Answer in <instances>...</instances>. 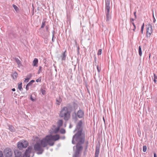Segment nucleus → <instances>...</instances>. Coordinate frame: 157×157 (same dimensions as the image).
<instances>
[{
    "label": "nucleus",
    "mask_w": 157,
    "mask_h": 157,
    "mask_svg": "<svg viewBox=\"0 0 157 157\" xmlns=\"http://www.w3.org/2000/svg\"><path fill=\"white\" fill-rule=\"evenodd\" d=\"M29 86L28 84H27L26 86V87H25V89H26V90L27 91L28 90H29Z\"/></svg>",
    "instance_id": "de8ad7c7"
},
{
    "label": "nucleus",
    "mask_w": 157,
    "mask_h": 157,
    "mask_svg": "<svg viewBox=\"0 0 157 157\" xmlns=\"http://www.w3.org/2000/svg\"><path fill=\"white\" fill-rule=\"evenodd\" d=\"M135 19H134L132 18H130V22H131L132 23V22H133V21L135 20Z\"/></svg>",
    "instance_id": "a18cd8bd"
},
{
    "label": "nucleus",
    "mask_w": 157,
    "mask_h": 157,
    "mask_svg": "<svg viewBox=\"0 0 157 157\" xmlns=\"http://www.w3.org/2000/svg\"><path fill=\"white\" fill-rule=\"evenodd\" d=\"M40 91L42 93V94L43 95L45 94H46V91L45 90L43 89H41Z\"/></svg>",
    "instance_id": "72a5a7b5"
},
{
    "label": "nucleus",
    "mask_w": 157,
    "mask_h": 157,
    "mask_svg": "<svg viewBox=\"0 0 157 157\" xmlns=\"http://www.w3.org/2000/svg\"><path fill=\"white\" fill-rule=\"evenodd\" d=\"M8 36L11 38H13L16 37V34L14 32L10 31L8 33Z\"/></svg>",
    "instance_id": "2eb2a0df"
},
{
    "label": "nucleus",
    "mask_w": 157,
    "mask_h": 157,
    "mask_svg": "<svg viewBox=\"0 0 157 157\" xmlns=\"http://www.w3.org/2000/svg\"><path fill=\"white\" fill-rule=\"evenodd\" d=\"M29 78H25V80H24V82H28L29 81Z\"/></svg>",
    "instance_id": "09e8293b"
},
{
    "label": "nucleus",
    "mask_w": 157,
    "mask_h": 157,
    "mask_svg": "<svg viewBox=\"0 0 157 157\" xmlns=\"http://www.w3.org/2000/svg\"><path fill=\"white\" fill-rule=\"evenodd\" d=\"M153 81L155 83H156L157 81L156 80V79H154V80H153Z\"/></svg>",
    "instance_id": "69168bd1"
},
{
    "label": "nucleus",
    "mask_w": 157,
    "mask_h": 157,
    "mask_svg": "<svg viewBox=\"0 0 157 157\" xmlns=\"http://www.w3.org/2000/svg\"><path fill=\"white\" fill-rule=\"evenodd\" d=\"M75 45L76 47H78L79 46L78 44L77 43V41L76 40H75Z\"/></svg>",
    "instance_id": "603ef678"
},
{
    "label": "nucleus",
    "mask_w": 157,
    "mask_h": 157,
    "mask_svg": "<svg viewBox=\"0 0 157 157\" xmlns=\"http://www.w3.org/2000/svg\"><path fill=\"white\" fill-rule=\"evenodd\" d=\"M132 24L134 26V27H135H135H136V25H135L134 22H132Z\"/></svg>",
    "instance_id": "052dcab7"
},
{
    "label": "nucleus",
    "mask_w": 157,
    "mask_h": 157,
    "mask_svg": "<svg viewBox=\"0 0 157 157\" xmlns=\"http://www.w3.org/2000/svg\"><path fill=\"white\" fill-rule=\"evenodd\" d=\"M46 31L48 32L49 33V25H47L46 26Z\"/></svg>",
    "instance_id": "ea45409f"
},
{
    "label": "nucleus",
    "mask_w": 157,
    "mask_h": 157,
    "mask_svg": "<svg viewBox=\"0 0 157 157\" xmlns=\"http://www.w3.org/2000/svg\"><path fill=\"white\" fill-rule=\"evenodd\" d=\"M45 22H46V21H43V22H42V25H41V27H40V29L43 28L44 27V26H45Z\"/></svg>",
    "instance_id": "f704fd0d"
},
{
    "label": "nucleus",
    "mask_w": 157,
    "mask_h": 157,
    "mask_svg": "<svg viewBox=\"0 0 157 157\" xmlns=\"http://www.w3.org/2000/svg\"><path fill=\"white\" fill-rule=\"evenodd\" d=\"M101 52H102V49H99V50L98 51V52L97 53V55L98 56L100 55L101 54Z\"/></svg>",
    "instance_id": "58836bf2"
},
{
    "label": "nucleus",
    "mask_w": 157,
    "mask_h": 157,
    "mask_svg": "<svg viewBox=\"0 0 157 157\" xmlns=\"http://www.w3.org/2000/svg\"><path fill=\"white\" fill-rule=\"evenodd\" d=\"M30 99L32 101H35V99H34V98H33V97H32V95H31L30 96Z\"/></svg>",
    "instance_id": "79ce46f5"
},
{
    "label": "nucleus",
    "mask_w": 157,
    "mask_h": 157,
    "mask_svg": "<svg viewBox=\"0 0 157 157\" xmlns=\"http://www.w3.org/2000/svg\"><path fill=\"white\" fill-rule=\"evenodd\" d=\"M59 131L60 133L62 134H64L66 132L65 130L63 128H61Z\"/></svg>",
    "instance_id": "cd10ccee"
},
{
    "label": "nucleus",
    "mask_w": 157,
    "mask_h": 157,
    "mask_svg": "<svg viewBox=\"0 0 157 157\" xmlns=\"http://www.w3.org/2000/svg\"><path fill=\"white\" fill-rule=\"evenodd\" d=\"M22 83L21 82L18 85V88L20 91H22L23 90V88L22 87Z\"/></svg>",
    "instance_id": "c756f323"
},
{
    "label": "nucleus",
    "mask_w": 157,
    "mask_h": 157,
    "mask_svg": "<svg viewBox=\"0 0 157 157\" xmlns=\"http://www.w3.org/2000/svg\"><path fill=\"white\" fill-rule=\"evenodd\" d=\"M110 3H105V12L106 14H110V7L109 6Z\"/></svg>",
    "instance_id": "4468645a"
},
{
    "label": "nucleus",
    "mask_w": 157,
    "mask_h": 157,
    "mask_svg": "<svg viewBox=\"0 0 157 157\" xmlns=\"http://www.w3.org/2000/svg\"><path fill=\"white\" fill-rule=\"evenodd\" d=\"M56 104L58 105H60L61 102L62 101V100L61 98L59 97V100H58L57 99H56Z\"/></svg>",
    "instance_id": "393cba45"
},
{
    "label": "nucleus",
    "mask_w": 157,
    "mask_h": 157,
    "mask_svg": "<svg viewBox=\"0 0 157 157\" xmlns=\"http://www.w3.org/2000/svg\"><path fill=\"white\" fill-rule=\"evenodd\" d=\"M147 26L146 29V36L147 37H149L152 33V26L149 23Z\"/></svg>",
    "instance_id": "9b49d317"
},
{
    "label": "nucleus",
    "mask_w": 157,
    "mask_h": 157,
    "mask_svg": "<svg viewBox=\"0 0 157 157\" xmlns=\"http://www.w3.org/2000/svg\"><path fill=\"white\" fill-rule=\"evenodd\" d=\"M52 140H50L49 141H48V144L51 146H53L54 144V142Z\"/></svg>",
    "instance_id": "5701e85b"
},
{
    "label": "nucleus",
    "mask_w": 157,
    "mask_h": 157,
    "mask_svg": "<svg viewBox=\"0 0 157 157\" xmlns=\"http://www.w3.org/2000/svg\"><path fill=\"white\" fill-rule=\"evenodd\" d=\"M13 7L16 12L17 13H18L19 12V8L15 5L13 4Z\"/></svg>",
    "instance_id": "b1692460"
},
{
    "label": "nucleus",
    "mask_w": 157,
    "mask_h": 157,
    "mask_svg": "<svg viewBox=\"0 0 157 157\" xmlns=\"http://www.w3.org/2000/svg\"><path fill=\"white\" fill-rule=\"evenodd\" d=\"M41 77H40L38 78L36 80V82H41Z\"/></svg>",
    "instance_id": "a19ab883"
},
{
    "label": "nucleus",
    "mask_w": 157,
    "mask_h": 157,
    "mask_svg": "<svg viewBox=\"0 0 157 157\" xmlns=\"http://www.w3.org/2000/svg\"><path fill=\"white\" fill-rule=\"evenodd\" d=\"M154 79H157V76H156V75L155 73H154Z\"/></svg>",
    "instance_id": "8fccbe9b"
},
{
    "label": "nucleus",
    "mask_w": 157,
    "mask_h": 157,
    "mask_svg": "<svg viewBox=\"0 0 157 157\" xmlns=\"http://www.w3.org/2000/svg\"><path fill=\"white\" fill-rule=\"evenodd\" d=\"M106 21H109L111 18V16L110 14H106Z\"/></svg>",
    "instance_id": "7c9ffc66"
},
{
    "label": "nucleus",
    "mask_w": 157,
    "mask_h": 157,
    "mask_svg": "<svg viewBox=\"0 0 157 157\" xmlns=\"http://www.w3.org/2000/svg\"><path fill=\"white\" fill-rule=\"evenodd\" d=\"M143 30H144V29H141V32L142 34L143 33Z\"/></svg>",
    "instance_id": "0e129e2a"
},
{
    "label": "nucleus",
    "mask_w": 157,
    "mask_h": 157,
    "mask_svg": "<svg viewBox=\"0 0 157 157\" xmlns=\"http://www.w3.org/2000/svg\"><path fill=\"white\" fill-rule=\"evenodd\" d=\"M56 39V37L55 36H52V41L53 42H54L55 41V39Z\"/></svg>",
    "instance_id": "49530a36"
},
{
    "label": "nucleus",
    "mask_w": 157,
    "mask_h": 157,
    "mask_svg": "<svg viewBox=\"0 0 157 157\" xmlns=\"http://www.w3.org/2000/svg\"><path fill=\"white\" fill-rule=\"evenodd\" d=\"M9 129L11 132H14L15 131V128L12 125H8Z\"/></svg>",
    "instance_id": "6ab92c4d"
},
{
    "label": "nucleus",
    "mask_w": 157,
    "mask_h": 157,
    "mask_svg": "<svg viewBox=\"0 0 157 157\" xmlns=\"http://www.w3.org/2000/svg\"><path fill=\"white\" fill-rule=\"evenodd\" d=\"M78 104L75 101H73L72 102V105L70 103H68L66 106H64L63 108H65V109L67 111L71 113L73 110L74 111H76L78 109Z\"/></svg>",
    "instance_id": "7ed1b4c3"
},
{
    "label": "nucleus",
    "mask_w": 157,
    "mask_h": 157,
    "mask_svg": "<svg viewBox=\"0 0 157 157\" xmlns=\"http://www.w3.org/2000/svg\"><path fill=\"white\" fill-rule=\"evenodd\" d=\"M49 137H47V136L41 140L40 143L43 147H46L48 144V141H49Z\"/></svg>",
    "instance_id": "9d476101"
},
{
    "label": "nucleus",
    "mask_w": 157,
    "mask_h": 157,
    "mask_svg": "<svg viewBox=\"0 0 157 157\" xmlns=\"http://www.w3.org/2000/svg\"><path fill=\"white\" fill-rule=\"evenodd\" d=\"M138 52L139 56H141L142 55V52L141 46H140L139 47Z\"/></svg>",
    "instance_id": "a878e982"
},
{
    "label": "nucleus",
    "mask_w": 157,
    "mask_h": 157,
    "mask_svg": "<svg viewBox=\"0 0 157 157\" xmlns=\"http://www.w3.org/2000/svg\"><path fill=\"white\" fill-rule=\"evenodd\" d=\"M66 52V50H65L62 53V55L61 56L62 60H66L67 56Z\"/></svg>",
    "instance_id": "a211bd4d"
},
{
    "label": "nucleus",
    "mask_w": 157,
    "mask_h": 157,
    "mask_svg": "<svg viewBox=\"0 0 157 157\" xmlns=\"http://www.w3.org/2000/svg\"><path fill=\"white\" fill-rule=\"evenodd\" d=\"M38 63V59L37 58H35L33 61V66H37V64Z\"/></svg>",
    "instance_id": "aec40b11"
},
{
    "label": "nucleus",
    "mask_w": 157,
    "mask_h": 157,
    "mask_svg": "<svg viewBox=\"0 0 157 157\" xmlns=\"http://www.w3.org/2000/svg\"><path fill=\"white\" fill-rule=\"evenodd\" d=\"M11 75L13 79L14 80H16L18 74L16 71H15L13 73H12Z\"/></svg>",
    "instance_id": "f3484780"
},
{
    "label": "nucleus",
    "mask_w": 157,
    "mask_h": 157,
    "mask_svg": "<svg viewBox=\"0 0 157 157\" xmlns=\"http://www.w3.org/2000/svg\"><path fill=\"white\" fill-rule=\"evenodd\" d=\"M147 150V147L146 146H144L143 147V151L144 152H145Z\"/></svg>",
    "instance_id": "c9c22d12"
},
{
    "label": "nucleus",
    "mask_w": 157,
    "mask_h": 157,
    "mask_svg": "<svg viewBox=\"0 0 157 157\" xmlns=\"http://www.w3.org/2000/svg\"><path fill=\"white\" fill-rule=\"evenodd\" d=\"M42 147L40 143L37 142L33 145V149L35 151H37L36 153L37 154H41L44 151V149Z\"/></svg>",
    "instance_id": "39448f33"
},
{
    "label": "nucleus",
    "mask_w": 157,
    "mask_h": 157,
    "mask_svg": "<svg viewBox=\"0 0 157 157\" xmlns=\"http://www.w3.org/2000/svg\"><path fill=\"white\" fill-rule=\"evenodd\" d=\"M0 157H4L2 151L0 150Z\"/></svg>",
    "instance_id": "37998d69"
},
{
    "label": "nucleus",
    "mask_w": 157,
    "mask_h": 157,
    "mask_svg": "<svg viewBox=\"0 0 157 157\" xmlns=\"http://www.w3.org/2000/svg\"><path fill=\"white\" fill-rule=\"evenodd\" d=\"M154 157H157L156 154L155 152L154 153Z\"/></svg>",
    "instance_id": "13d9d810"
},
{
    "label": "nucleus",
    "mask_w": 157,
    "mask_h": 157,
    "mask_svg": "<svg viewBox=\"0 0 157 157\" xmlns=\"http://www.w3.org/2000/svg\"><path fill=\"white\" fill-rule=\"evenodd\" d=\"M153 22L154 23H155L156 21V19H155V18H153Z\"/></svg>",
    "instance_id": "e2e57ef3"
},
{
    "label": "nucleus",
    "mask_w": 157,
    "mask_h": 157,
    "mask_svg": "<svg viewBox=\"0 0 157 157\" xmlns=\"http://www.w3.org/2000/svg\"><path fill=\"white\" fill-rule=\"evenodd\" d=\"M88 144H89L88 141H86V142L85 146V151H87V148H88Z\"/></svg>",
    "instance_id": "bb28decb"
},
{
    "label": "nucleus",
    "mask_w": 157,
    "mask_h": 157,
    "mask_svg": "<svg viewBox=\"0 0 157 157\" xmlns=\"http://www.w3.org/2000/svg\"><path fill=\"white\" fill-rule=\"evenodd\" d=\"M3 153L5 157H11L12 155L13 152L11 149L6 148L4 150Z\"/></svg>",
    "instance_id": "1a4fd4ad"
},
{
    "label": "nucleus",
    "mask_w": 157,
    "mask_h": 157,
    "mask_svg": "<svg viewBox=\"0 0 157 157\" xmlns=\"http://www.w3.org/2000/svg\"><path fill=\"white\" fill-rule=\"evenodd\" d=\"M95 66H96L97 70L99 73L101 71V67H99L98 65H96L95 64Z\"/></svg>",
    "instance_id": "2f4dec72"
},
{
    "label": "nucleus",
    "mask_w": 157,
    "mask_h": 157,
    "mask_svg": "<svg viewBox=\"0 0 157 157\" xmlns=\"http://www.w3.org/2000/svg\"><path fill=\"white\" fill-rule=\"evenodd\" d=\"M82 144H83L77 143L75 146L76 150L73 157H78L80 152L83 149V147L82 146Z\"/></svg>",
    "instance_id": "423d86ee"
},
{
    "label": "nucleus",
    "mask_w": 157,
    "mask_h": 157,
    "mask_svg": "<svg viewBox=\"0 0 157 157\" xmlns=\"http://www.w3.org/2000/svg\"><path fill=\"white\" fill-rule=\"evenodd\" d=\"M35 80H31L30 82H29L27 84L30 86H31L33 83L35 82Z\"/></svg>",
    "instance_id": "473e14b6"
},
{
    "label": "nucleus",
    "mask_w": 157,
    "mask_h": 157,
    "mask_svg": "<svg viewBox=\"0 0 157 157\" xmlns=\"http://www.w3.org/2000/svg\"><path fill=\"white\" fill-rule=\"evenodd\" d=\"M32 6H33V10H32V12H34V8L33 4Z\"/></svg>",
    "instance_id": "bf43d9fd"
},
{
    "label": "nucleus",
    "mask_w": 157,
    "mask_h": 157,
    "mask_svg": "<svg viewBox=\"0 0 157 157\" xmlns=\"http://www.w3.org/2000/svg\"><path fill=\"white\" fill-rule=\"evenodd\" d=\"M100 144H97L96 147V150L95 153V157H98V155L99 153V150L100 148Z\"/></svg>",
    "instance_id": "ddd939ff"
},
{
    "label": "nucleus",
    "mask_w": 157,
    "mask_h": 157,
    "mask_svg": "<svg viewBox=\"0 0 157 157\" xmlns=\"http://www.w3.org/2000/svg\"><path fill=\"white\" fill-rule=\"evenodd\" d=\"M42 67L41 66H40L39 67V70L37 72V74H39L42 71Z\"/></svg>",
    "instance_id": "4c0bfd02"
},
{
    "label": "nucleus",
    "mask_w": 157,
    "mask_h": 157,
    "mask_svg": "<svg viewBox=\"0 0 157 157\" xmlns=\"http://www.w3.org/2000/svg\"><path fill=\"white\" fill-rule=\"evenodd\" d=\"M14 152L15 155L14 157H22L21 152L19 150H16Z\"/></svg>",
    "instance_id": "dca6fc26"
},
{
    "label": "nucleus",
    "mask_w": 157,
    "mask_h": 157,
    "mask_svg": "<svg viewBox=\"0 0 157 157\" xmlns=\"http://www.w3.org/2000/svg\"><path fill=\"white\" fill-rule=\"evenodd\" d=\"M54 33H55V31H54V30H53V31L52 32V36H55Z\"/></svg>",
    "instance_id": "4d7b16f0"
},
{
    "label": "nucleus",
    "mask_w": 157,
    "mask_h": 157,
    "mask_svg": "<svg viewBox=\"0 0 157 157\" xmlns=\"http://www.w3.org/2000/svg\"><path fill=\"white\" fill-rule=\"evenodd\" d=\"M60 128V127L58 126V127L57 128H55L54 131V133H58L59 131Z\"/></svg>",
    "instance_id": "c85d7f7f"
},
{
    "label": "nucleus",
    "mask_w": 157,
    "mask_h": 157,
    "mask_svg": "<svg viewBox=\"0 0 157 157\" xmlns=\"http://www.w3.org/2000/svg\"><path fill=\"white\" fill-rule=\"evenodd\" d=\"M105 3H110V1L109 0H105Z\"/></svg>",
    "instance_id": "5fc2aeb1"
},
{
    "label": "nucleus",
    "mask_w": 157,
    "mask_h": 157,
    "mask_svg": "<svg viewBox=\"0 0 157 157\" xmlns=\"http://www.w3.org/2000/svg\"><path fill=\"white\" fill-rule=\"evenodd\" d=\"M32 76V74L31 73H30L27 75V78H29V80L31 78Z\"/></svg>",
    "instance_id": "e433bc0d"
},
{
    "label": "nucleus",
    "mask_w": 157,
    "mask_h": 157,
    "mask_svg": "<svg viewBox=\"0 0 157 157\" xmlns=\"http://www.w3.org/2000/svg\"><path fill=\"white\" fill-rule=\"evenodd\" d=\"M136 12H134V14L135 17V19H136Z\"/></svg>",
    "instance_id": "864d4df0"
},
{
    "label": "nucleus",
    "mask_w": 157,
    "mask_h": 157,
    "mask_svg": "<svg viewBox=\"0 0 157 157\" xmlns=\"http://www.w3.org/2000/svg\"><path fill=\"white\" fill-rule=\"evenodd\" d=\"M63 121L62 120H59L58 122V127H60L62 126L63 124Z\"/></svg>",
    "instance_id": "4be33fe9"
},
{
    "label": "nucleus",
    "mask_w": 157,
    "mask_h": 157,
    "mask_svg": "<svg viewBox=\"0 0 157 157\" xmlns=\"http://www.w3.org/2000/svg\"><path fill=\"white\" fill-rule=\"evenodd\" d=\"M144 23H143L141 27V29H144Z\"/></svg>",
    "instance_id": "6e6d98bb"
},
{
    "label": "nucleus",
    "mask_w": 157,
    "mask_h": 157,
    "mask_svg": "<svg viewBox=\"0 0 157 157\" xmlns=\"http://www.w3.org/2000/svg\"><path fill=\"white\" fill-rule=\"evenodd\" d=\"M94 62L95 63V64H96V63H97L96 57L95 55L94 56Z\"/></svg>",
    "instance_id": "3c124183"
},
{
    "label": "nucleus",
    "mask_w": 157,
    "mask_h": 157,
    "mask_svg": "<svg viewBox=\"0 0 157 157\" xmlns=\"http://www.w3.org/2000/svg\"><path fill=\"white\" fill-rule=\"evenodd\" d=\"M15 59L16 62L19 66H22L21 62L18 58H15Z\"/></svg>",
    "instance_id": "412c9836"
},
{
    "label": "nucleus",
    "mask_w": 157,
    "mask_h": 157,
    "mask_svg": "<svg viewBox=\"0 0 157 157\" xmlns=\"http://www.w3.org/2000/svg\"><path fill=\"white\" fill-rule=\"evenodd\" d=\"M77 48V54L78 55L79 53V50L80 49V48H79V46L78 47H76Z\"/></svg>",
    "instance_id": "c03bdc74"
},
{
    "label": "nucleus",
    "mask_w": 157,
    "mask_h": 157,
    "mask_svg": "<svg viewBox=\"0 0 157 157\" xmlns=\"http://www.w3.org/2000/svg\"><path fill=\"white\" fill-rule=\"evenodd\" d=\"M65 108H63L60 111L59 116L61 118H63L65 121H68L70 117L71 113L67 111L66 110Z\"/></svg>",
    "instance_id": "20e7f679"
},
{
    "label": "nucleus",
    "mask_w": 157,
    "mask_h": 157,
    "mask_svg": "<svg viewBox=\"0 0 157 157\" xmlns=\"http://www.w3.org/2000/svg\"><path fill=\"white\" fill-rule=\"evenodd\" d=\"M12 90L13 91H15V89L14 88H13L12 89Z\"/></svg>",
    "instance_id": "774afa93"
},
{
    "label": "nucleus",
    "mask_w": 157,
    "mask_h": 157,
    "mask_svg": "<svg viewBox=\"0 0 157 157\" xmlns=\"http://www.w3.org/2000/svg\"><path fill=\"white\" fill-rule=\"evenodd\" d=\"M47 137H48L50 140H53L56 141L60 139L59 135L58 134H56L55 135H47Z\"/></svg>",
    "instance_id": "f8f14e48"
},
{
    "label": "nucleus",
    "mask_w": 157,
    "mask_h": 157,
    "mask_svg": "<svg viewBox=\"0 0 157 157\" xmlns=\"http://www.w3.org/2000/svg\"><path fill=\"white\" fill-rule=\"evenodd\" d=\"M29 145V143L26 140H22L17 143V146L19 150H21L23 148H26Z\"/></svg>",
    "instance_id": "6e6552de"
},
{
    "label": "nucleus",
    "mask_w": 157,
    "mask_h": 157,
    "mask_svg": "<svg viewBox=\"0 0 157 157\" xmlns=\"http://www.w3.org/2000/svg\"><path fill=\"white\" fill-rule=\"evenodd\" d=\"M82 122V120H80L76 125L75 128L73 132H76L73 136L72 143L73 144L77 143L83 144L85 142L86 135L84 132H83Z\"/></svg>",
    "instance_id": "f257e3e1"
},
{
    "label": "nucleus",
    "mask_w": 157,
    "mask_h": 157,
    "mask_svg": "<svg viewBox=\"0 0 157 157\" xmlns=\"http://www.w3.org/2000/svg\"><path fill=\"white\" fill-rule=\"evenodd\" d=\"M73 126L71 124H70L69 126V128H72Z\"/></svg>",
    "instance_id": "680f3d73"
},
{
    "label": "nucleus",
    "mask_w": 157,
    "mask_h": 157,
    "mask_svg": "<svg viewBox=\"0 0 157 157\" xmlns=\"http://www.w3.org/2000/svg\"><path fill=\"white\" fill-rule=\"evenodd\" d=\"M33 147L32 146H29L26 150L25 152L23 155V157H30V154L33 153V155L32 156L33 157L34 155V152L33 151Z\"/></svg>",
    "instance_id": "0eeeda50"
},
{
    "label": "nucleus",
    "mask_w": 157,
    "mask_h": 157,
    "mask_svg": "<svg viewBox=\"0 0 157 157\" xmlns=\"http://www.w3.org/2000/svg\"><path fill=\"white\" fill-rule=\"evenodd\" d=\"M84 116V113L83 110L79 109L77 112L75 111L72 113V118L75 122L77 121L78 118H83Z\"/></svg>",
    "instance_id": "f03ea898"
},
{
    "label": "nucleus",
    "mask_w": 157,
    "mask_h": 157,
    "mask_svg": "<svg viewBox=\"0 0 157 157\" xmlns=\"http://www.w3.org/2000/svg\"><path fill=\"white\" fill-rule=\"evenodd\" d=\"M61 138L62 139L64 140V139H65V136H63Z\"/></svg>",
    "instance_id": "338daca9"
}]
</instances>
